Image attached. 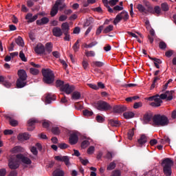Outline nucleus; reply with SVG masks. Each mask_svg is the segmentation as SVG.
Here are the masks:
<instances>
[{
	"label": "nucleus",
	"mask_w": 176,
	"mask_h": 176,
	"mask_svg": "<svg viewBox=\"0 0 176 176\" xmlns=\"http://www.w3.org/2000/svg\"><path fill=\"white\" fill-rule=\"evenodd\" d=\"M153 123L155 126L164 127V126H168L170 120L164 115L157 114L153 117Z\"/></svg>",
	"instance_id": "1"
},
{
	"label": "nucleus",
	"mask_w": 176,
	"mask_h": 176,
	"mask_svg": "<svg viewBox=\"0 0 176 176\" xmlns=\"http://www.w3.org/2000/svg\"><path fill=\"white\" fill-rule=\"evenodd\" d=\"M18 79L16 80L17 89H23L27 86V72L24 69H20L18 71Z\"/></svg>",
	"instance_id": "2"
},
{
	"label": "nucleus",
	"mask_w": 176,
	"mask_h": 176,
	"mask_svg": "<svg viewBox=\"0 0 176 176\" xmlns=\"http://www.w3.org/2000/svg\"><path fill=\"white\" fill-rule=\"evenodd\" d=\"M43 80L47 85H52L54 82V73L50 69H43L41 70Z\"/></svg>",
	"instance_id": "3"
},
{
	"label": "nucleus",
	"mask_w": 176,
	"mask_h": 176,
	"mask_svg": "<svg viewBox=\"0 0 176 176\" xmlns=\"http://www.w3.org/2000/svg\"><path fill=\"white\" fill-rule=\"evenodd\" d=\"M173 164H174V162L170 158H165L162 160V166L163 167L164 174L166 176H171V174H173V170L171 169Z\"/></svg>",
	"instance_id": "4"
},
{
	"label": "nucleus",
	"mask_w": 176,
	"mask_h": 176,
	"mask_svg": "<svg viewBox=\"0 0 176 176\" xmlns=\"http://www.w3.org/2000/svg\"><path fill=\"white\" fill-rule=\"evenodd\" d=\"M64 1L65 0H56L55 4L52 6V8L50 12V14L52 17H54L57 13H58V7L60 10H63L67 6L65 3H64Z\"/></svg>",
	"instance_id": "5"
},
{
	"label": "nucleus",
	"mask_w": 176,
	"mask_h": 176,
	"mask_svg": "<svg viewBox=\"0 0 176 176\" xmlns=\"http://www.w3.org/2000/svg\"><path fill=\"white\" fill-rule=\"evenodd\" d=\"M96 107L98 111H111L112 109V106L108 102L104 100H99L96 103Z\"/></svg>",
	"instance_id": "6"
},
{
	"label": "nucleus",
	"mask_w": 176,
	"mask_h": 176,
	"mask_svg": "<svg viewBox=\"0 0 176 176\" xmlns=\"http://www.w3.org/2000/svg\"><path fill=\"white\" fill-rule=\"evenodd\" d=\"M8 167L10 170H17L20 167V162L17 155L12 156L8 159Z\"/></svg>",
	"instance_id": "7"
},
{
	"label": "nucleus",
	"mask_w": 176,
	"mask_h": 176,
	"mask_svg": "<svg viewBox=\"0 0 176 176\" xmlns=\"http://www.w3.org/2000/svg\"><path fill=\"white\" fill-rule=\"evenodd\" d=\"M129 12H127V11L123 10L116 16L113 21L114 25H116L118 23H120L122 20H124V21H127V20H129Z\"/></svg>",
	"instance_id": "8"
},
{
	"label": "nucleus",
	"mask_w": 176,
	"mask_h": 176,
	"mask_svg": "<svg viewBox=\"0 0 176 176\" xmlns=\"http://www.w3.org/2000/svg\"><path fill=\"white\" fill-rule=\"evenodd\" d=\"M146 6L148 9L147 12H148V13L151 14H157V16H160V14L162 13V8H160V6H156L153 8V7L149 4V2L146 3Z\"/></svg>",
	"instance_id": "9"
},
{
	"label": "nucleus",
	"mask_w": 176,
	"mask_h": 176,
	"mask_svg": "<svg viewBox=\"0 0 176 176\" xmlns=\"http://www.w3.org/2000/svg\"><path fill=\"white\" fill-rule=\"evenodd\" d=\"M148 100L154 101L150 104L151 107H160V105H162V102H163V100L160 99V97L159 96V95H155L151 97H148Z\"/></svg>",
	"instance_id": "10"
},
{
	"label": "nucleus",
	"mask_w": 176,
	"mask_h": 176,
	"mask_svg": "<svg viewBox=\"0 0 176 176\" xmlns=\"http://www.w3.org/2000/svg\"><path fill=\"white\" fill-rule=\"evenodd\" d=\"M39 14H42L39 13L33 15L32 13L29 12L25 15V19L27 20V23L30 24L31 23H34V21H36V20H38V16H39Z\"/></svg>",
	"instance_id": "11"
},
{
	"label": "nucleus",
	"mask_w": 176,
	"mask_h": 176,
	"mask_svg": "<svg viewBox=\"0 0 176 176\" xmlns=\"http://www.w3.org/2000/svg\"><path fill=\"white\" fill-rule=\"evenodd\" d=\"M74 90H75V86L70 85L69 84H65L60 88V91H65L66 94H71Z\"/></svg>",
	"instance_id": "12"
},
{
	"label": "nucleus",
	"mask_w": 176,
	"mask_h": 176,
	"mask_svg": "<svg viewBox=\"0 0 176 176\" xmlns=\"http://www.w3.org/2000/svg\"><path fill=\"white\" fill-rule=\"evenodd\" d=\"M148 142V137L145 134L140 135V138L138 140L137 146L142 148L145 144Z\"/></svg>",
	"instance_id": "13"
},
{
	"label": "nucleus",
	"mask_w": 176,
	"mask_h": 176,
	"mask_svg": "<svg viewBox=\"0 0 176 176\" xmlns=\"http://www.w3.org/2000/svg\"><path fill=\"white\" fill-rule=\"evenodd\" d=\"M34 52L36 54H45L46 50L45 49V45L43 44L38 43L34 47Z\"/></svg>",
	"instance_id": "14"
},
{
	"label": "nucleus",
	"mask_w": 176,
	"mask_h": 176,
	"mask_svg": "<svg viewBox=\"0 0 176 176\" xmlns=\"http://www.w3.org/2000/svg\"><path fill=\"white\" fill-rule=\"evenodd\" d=\"M54 159L58 162H63L65 164H66L67 166H69L71 164L69 163V157L67 155L65 156L57 155V156H55Z\"/></svg>",
	"instance_id": "15"
},
{
	"label": "nucleus",
	"mask_w": 176,
	"mask_h": 176,
	"mask_svg": "<svg viewBox=\"0 0 176 176\" xmlns=\"http://www.w3.org/2000/svg\"><path fill=\"white\" fill-rule=\"evenodd\" d=\"M16 159L21 160L24 164H31V163H32L30 158L25 157L23 154H17Z\"/></svg>",
	"instance_id": "16"
},
{
	"label": "nucleus",
	"mask_w": 176,
	"mask_h": 176,
	"mask_svg": "<svg viewBox=\"0 0 176 176\" xmlns=\"http://www.w3.org/2000/svg\"><path fill=\"white\" fill-rule=\"evenodd\" d=\"M113 110L115 113H122L127 111V107L124 105H116L113 107Z\"/></svg>",
	"instance_id": "17"
},
{
	"label": "nucleus",
	"mask_w": 176,
	"mask_h": 176,
	"mask_svg": "<svg viewBox=\"0 0 176 176\" xmlns=\"http://www.w3.org/2000/svg\"><path fill=\"white\" fill-rule=\"evenodd\" d=\"M78 141H79V138L76 133L70 134L69 138L70 145H76V144H78Z\"/></svg>",
	"instance_id": "18"
},
{
	"label": "nucleus",
	"mask_w": 176,
	"mask_h": 176,
	"mask_svg": "<svg viewBox=\"0 0 176 176\" xmlns=\"http://www.w3.org/2000/svg\"><path fill=\"white\" fill-rule=\"evenodd\" d=\"M52 34L54 36H56V38H60V36H62L63 32L61 28L58 27H55L52 30Z\"/></svg>",
	"instance_id": "19"
},
{
	"label": "nucleus",
	"mask_w": 176,
	"mask_h": 176,
	"mask_svg": "<svg viewBox=\"0 0 176 176\" xmlns=\"http://www.w3.org/2000/svg\"><path fill=\"white\" fill-rule=\"evenodd\" d=\"M50 21V19L46 16H43L41 19L37 20L36 24L37 25H46Z\"/></svg>",
	"instance_id": "20"
},
{
	"label": "nucleus",
	"mask_w": 176,
	"mask_h": 176,
	"mask_svg": "<svg viewBox=\"0 0 176 176\" xmlns=\"http://www.w3.org/2000/svg\"><path fill=\"white\" fill-rule=\"evenodd\" d=\"M31 135L28 134V133H19L17 139L19 141H27L28 140H30V138Z\"/></svg>",
	"instance_id": "21"
},
{
	"label": "nucleus",
	"mask_w": 176,
	"mask_h": 176,
	"mask_svg": "<svg viewBox=\"0 0 176 176\" xmlns=\"http://www.w3.org/2000/svg\"><path fill=\"white\" fill-rule=\"evenodd\" d=\"M56 96L52 94H47L45 96V102L47 104H52V101H55Z\"/></svg>",
	"instance_id": "22"
},
{
	"label": "nucleus",
	"mask_w": 176,
	"mask_h": 176,
	"mask_svg": "<svg viewBox=\"0 0 176 176\" xmlns=\"http://www.w3.org/2000/svg\"><path fill=\"white\" fill-rule=\"evenodd\" d=\"M137 9L140 13H143L144 14H148L149 12H148V8H145V6H142V4H138Z\"/></svg>",
	"instance_id": "23"
},
{
	"label": "nucleus",
	"mask_w": 176,
	"mask_h": 176,
	"mask_svg": "<svg viewBox=\"0 0 176 176\" xmlns=\"http://www.w3.org/2000/svg\"><path fill=\"white\" fill-rule=\"evenodd\" d=\"M62 32L64 33L69 32V23L65 22L61 25Z\"/></svg>",
	"instance_id": "24"
},
{
	"label": "nucleus",
	"mask_w": 176,
	"mask_h": 176,
	"mask_svg": "<svg viewBox=\"0 0 176 176\" xmlns=\"http://www.w3.org/2000/svg\"><path fill=\"white\" fill-rule=\"evenodd\" d=\"M143 120H144V124H148V123H149V122L152 120V114L148 113L144 114L143 117Z\"/></svg>",
	"instance_id": "25"
},
{
	"label": "nucleus",
	"mask_w": 176,
	"mask_h": 176,
	"mask_svg": "<svg viewBox=\"0 0 176 176\" xmlns=\"http://www.w3.org/2000/svg\"><path fill=\"white\" fill-rule=\"evenodd\" d=\"M15 42L18 46H21V47H24V40H23V38L20 36H19L16 39Z\"/></svg>",
	"instance_id": "26"
},
{
	"label": "nucleus",
	"mask_w": 176,
	"mask_h": 176,
	"mask_svg": "<svg viewBox=\"0 0 176 176\" xmlns=\"http://www.w3.org/2000/svg\"><path fill=\"white\" fill-rule=\"evenodd\" d=\"M45 52H47V53L50 54L52 53V52H53V44L52 43H47L45 44Z\"/></svg>",
	"instance_id": "27"
},
{
	"label": "nucleus",
	"mask_w": 176,
	"mask_h": 176,
	"mask_svg": "<svg viewBox=\"0 0 176 176\" xmlns=\"http://www.w3.org/2000/svg\"><path fill=\"white\" fill-rule=\"evenodd\" d=\"M81 97L80 93L79 91H74L72 94V100H80Z\"/></svg>",
	"instance_id": "28"
},
{
	"label": "nucleus",
	"mask_w": 176,
	"mask_h": 176,
	"mask_svg": "<svg viewBox=\"0 0 176 176\" xmlns=\"http://www.w3.org/2000/svg\"><path fill=\"white\" fill-rule=\"evenodd\" d=\"M109 124L113 127H119V126H120V122H119L118 120H110Z\"/></svg>",
	"instance_id": "29"
},
{
	"label": "nucleus",
	"mask_w": 176,
	"mask_h": 176,
	"mask_svg": "<svg viewBox=\"0 0 176 176\" xmlns=\"http://www.w3.org/2000/svg\"><path fill=\"white\" fill-rule=\"evenodd\" d=\"M134 113L131 111H127L123 113V116L124 118H125V119H131L132 118L134 117Z\"/></svg>",
	"instance_id": "30"
},
{
	"label": "nucleus",
	"mask_w": 176,
	"mask_h": 176,
	"mask_svg": "<svg viewBox=\"0 0 176 176\" xmlns=\"http://www.w3.org/2000/svg\"><path fill=\"white\" fill-rule=\"evenodd\" d=\"M113 31V25H109V26L106 27L103 30V34H108L111 32Z\"/></svg>",
	"instance_id": "31"
},
{
	"label": "nucleus",
	"mask_w": 176,
	"mask_h": 176,
	"mask_svg": "<svg viewBox=\"0 0 176 176\" xmlns=\"http://www.w3.org/2000/svg\"><path fill=\"white\" fill-rule=\"evenodd\" d=\"M38 120L35 119V118H32L30 119L28 121V126H34L36 123H38Z\"/></svg>",
	"instance_id": "32"
},
{
	"label": "nucleus",
	"mask_w": 176,
	"mask_h": 176,
	"mask_svg": "<svg viewBox=\"0 0 176 176\" xmlns=\"http://www.w3.org/2000/svg\"><path fill=\"white\" fill-rule=\"evenodd\" d=\"M167 99L166 101H171L173 100V94H174V91H166Z\"/></svg>",
	"instance_id": "33"
},
{
	"label": "nucleus",
	"mask_w": 176,
	"mask_h": 176,
	"mask_svg": "<svg viewBox=\"0 0 176 176\" xmlns=\"http://www.w3.org/2000/svg\"><path fill=\"white\" fill-rule=\"evenodd\" d=\"M116 168V164L114 163L113 162H111L109 166H107V170L108 171H111L112 170H115V168Z\"/></svg>",
	"instance_id": "34"
},
{
	"label": "nucleus",
	"mask_w": 176,
	"mask_h": 176,
	"mask_svg": "<svg viewBox=\"0 0 176 176\" xmlns=\"http://www.w3.org/2000/svg\"><path fill=\"white\" fill-rule=\"evenodd\" d=\"M104 63L101 61H94L92 63L93 67H98L99 68H101V67H104Z\"/></svg>",
	"instance_id": "35"
},
{
	"label": "nucleus",
	"mask_w": 176,
	"mask_h": 176,
	"mask_svg": "<svg viewBox=\"0 0 176 176\" xmlns=\"http://www.w3.org/2000/svg\"><path fill=\"white\" fill-rule=\"evenodd\" d=\"M161 8L163 10V12H168V10H169L168 4H167V3H162L161 4Z\"/></svg>",
	"instance_id": "36"
},
{
	"label": "nucleus",
	"mask_w": 176,
	"mask_h": 176,
	"mask_svg": "<svg viewBox=\"0 0 176 176\" xmlns=\"http://www.w3.org/2000/svg\"><path fill=\"white\" fill-rule=\"evenodd\" d=\"M80 47V45H79V40H77L76 42L73 45V50L76 53L79 50V48Z\"/></svg>",
	"instance_id": "37"
},
{
	"label": "nucleus",
	"mask_w": 176,
	"mask_h": 176,
	"mask_svg": "<svg viewBox=\"0 0 176 176\" xmlns=\"http://www.w3.org/2000/svg\"><path fill=\"white\" fill-rule=\"evenodd\" d=\"M134 130H135V128H133L132 129H130L128 131V138H129V140H133V137L134 135Z\"/></svg>",
	"instance_id": "38"
},
{
	"label": "nucleus",
	"mask_w": 176,
	"mask_h": 176,
	"mask_svg": "<svg viewBox=\"0 0 176 176\" xmlns=\"http://www.w3.org/2000/svg\"><path fill=\"white\" fill-rule=\"evenodd\" d=\"M89 145H90V142H89L88 140H84L81 143V148H82V149H86V148H87V146H89Z\"/></svg>",
	"instance_id": "39"
},
{
	"label": "nucleus",
	"mask_w": 176,
	"mask_h": 176,
	"mask_svg": "<svg viewBox=\"0 0 176 176\" xmlns=\"http://www.w3.org/2000/svg\"><path fill=\"white\" fill-rule=\"evenodd\" d=\"M54 176H64V172L60 170H56L53 173Z\"/></svg>",
	"instance_id": "40"
},
{
	"label": "nucleus",
	"mask_w": 176,
	"mask_h": 176,
	"mask_svg": "<svg viewBox=\"0 0 176 176\" xmlns=\"http://www.w3.org/2000/svg\"><path fill=\"white\" fill-rule=\"evenodd\" d=\"M52 132L55 135H58V134H60V128H58V126H54L52 128Z\"/></svg>",
	"instance_id": "41"
},
{
	"label": "nucleus",
	"mask_w": 176,
	"mask_h": 176,
	"mask_svg": "<svg viewBox=\"0 0 176 176\" xmlns=\"http://www.w3.org/2000/svg\"><path fill=\"white\" fill-rule=\"evenodd\" d=\"M10 124L12 126V127H16L19 124V122L16 120L12 119V118H10Z\"/></svg>",
	"instance_id": "42"
},
{
	"label": "nucleus",
	"mask_w": 176,
	"mask_h": 176,
	"mask_svg": "<svg viewBox=\"0 0 176 176\" xmlns=\"http://www.w3.org/2000/svg\"><path fill=\"white\" fill-rule=\"evenodd\" d=\"M82 113L84 115V116H92L93 115V111H89L88 109H85L82 111Z\"/></svg>",
	"instance_id": "43"
},
{
	"label": "nucleus",
	"mask_w": 176,
	"mask_h": 176,
	"mask_svg": "<svg viewBox=\"0 0 176 176\" xmlns=\"http://www.w3.org/2000/svg\"><path fill=\"white\" fill-rule=\"evenodd\" d=\"M30 72L32 74V75H38V74H39V70L38 69L32 67L30 69Z\"/></svg>",
	"instance_id": "44"
},
{
	"label": "nucleus",
	"mask_w": 176,
	"mask_h": 176,
	"mask_svg": "<svg viewBox=\"0 0 176 176\" xmlns=\"http://www.w3.org/2000/svg\"><path fill=\"white\" fill-rule=\"evenodd\" d=\"M159 47L162 50H164L167 47V44L164 41H160L159 43Z\"/></svg>",
	"instance_id": "45"
},
{
	"label": "nucleus",
	"mask_w": 176,
	"mask_h": 176,
	"mask_svg": "<svg viewBox=\"0 0 176 176\" xmlns=\"http://www.w3.org/2000/svg\"><path fill=\"white\" fill-rule=\"evenodd\" d=\"M148 57L150 60L154 61V63H156L157 64H162V60L157 58L151 57L149 55H148Z\"/></svg>",
	"instance_id": "46"
},
{
	"label": "nucleus",
	"mask_w": 176,
	"mask_h": 176,
	"mask_svg": "<svg viewBox=\"0 0 176 176\" xmlns=\"http://www.w3.org/2000/svg\"><path fill=\"white\" fill-rule=\"evenodd\" d=\"M19 57L22 61H24L25 63L27 62V58H25V55L23 51L19 52Z\"/></svg>",
	"instance_id": "47"
},
{
	"label": "nucleus",
	"mask_w": 176,
	"mask_h": 176,
	"mask_svg": "<svg viewBox=\"0 0 176 176\" xmlns=\"http://www.w3.org/2000/svg\"><path fill=\"white\" fill-rule=\"evenodd\" d=\"M56 87H60V89L64 86V81L61 80H57L56 82Z\"/></svg>",
	"instance_id": "48"
},
{
	"label": "nucleus",
	"mask_w": 176,
	"mask_h": 176,
	"mask_svg": "<svg viewBox=\"0 0 176 176\" xmlns=\"http://www.w3.org/2000/svg\"><path fill=\"white\" fill-rule=\"evenodd\" d=\"M85 56H87V57H94L96 52H94V51H87L85 52Z\"/></svg>",
	"instance_id": "49"
},
{
	"label": "nucleus",
	"mask_w": 176,
	"mask_h": 176,
	"mask_svg": "<svg viewBox=\"0 0 176 176\" xmlns=\"http://www.w3.org/2000/svg\"><path fill=\"white\" fill-rule=\"evenodd\" d=\"M58 146L60 149H67V148H68V144L65 143H58Z\"/></svg>",
	"instance_id": "50"
},
{
	"label": "nucleus",
	"mask_w": 176,
	"mask_h": 176,
	"mask_svg": "<svg viewBox=\"0 0 176 176\" xmlns=\"http://www.w3.org/2000/svg\"><path fill=\"white\" fill-rule=\"evenodd\" d=\"M113 10L114 11V13H118V12H120V10H123V7H121L120 6H116Z\"/></svg>",
	"instance_id": "51"
},
{
	"label": "nucleus",
	"mask_w": 176,
	"mask_h": 176,
	"mask_svg": "<svg viewBox=\"0 0 176 176\" xmlns=\"http://www.w3.org/2000/svg\"><path fill=\"white\" fill-rule=\"evenodd\" d=\"M96 120H97V122H98V123H102V122H104V120H105V119H104L102 116H100V115H98V116H96Z\"/></svg>",
	"instance_id": "52"
},
{
	"label": "nucleus",
	"mask_w": 176,
	"mask_h": 176,
	"mask_svg": "<svg viewBox=\"0 0 176 176\" xmlns=\"http://www.w3.org/2000/svg\"><path fill=\"white\" fill-rule=\"evenodd\" d=\"M63 34L65 35L64 41H67L69 42V41L71 40V35H69V32L63 33Z\"/></svg>",
	"instance_id": "53"
},
{
	"label": "nucleus",
	"mask_w": 176,
	"mask_h": 176,
	"mask_svg": "<svg viewBox=\"0 0 176 176\" xmlns=\"http://www.w3.org/2000/svg\"><path fill=\"white\" fill-rule=\"evenodd\" d=\"M43 127L44 129H49V127H50V122L46 121V120L43 121Z\"/></svg>",
	"instance_id": "54"
},
{
	"label": "nucleus",
	"mask_w": 176,
	"mask_h": 176,
	"mask_svg": "<svg viewBox=\"0 0 176 176\" xmlns=\"http://www.w3.org/2000/svg\"><path fill=\"white\" fill-rule=\"evenodd\" d=\"M141 107H142V102H135L133 104L134 109H138V108H141Z\"/></svg>",
	"instance_id": "55"
},
{
	"label": "nucleus",
	"mask_w": 176,
	"mask_h": 176,
	"mask_svg": "<svg viewBox=\"0 0 176 176\" xmlns=\"http://www.w3.org/2000/svg\"><path fill=\"white\" fill-rule=\"evenodd\" d=\"M4 135H12L13 134V131L12 129H6L3 131Z\"/></svg>",
	"instance_id": "56"
},
{
	"label": "nucleus",
	"mask_w": 176,
	"mask_h": 176,
	"mask_svg": "<svg viewBox=\"0 0 176 176\" xmlns=\"http://www.w3.org/2000/svg\"><path fill=\"white\" fill-rule=\"evenodd\" d=\"M102 30H104V25L99 26L98 28L96 30V35H100V34L102 32Z\"/></svg>",
	"instance_id": "57"
},
{
	"label": "nucleus",
	"mask_w": 176,
	"mask_h": 176,
	"mask_svg": "<svg viewBox=\"0 0 176 176\" xmlns=\"http://www.w3.org/2000/svg\"><path fill=\"white\" fill-rule=\"evenodd\" d=\"M80 162V163H82V164L83 166H87L89 163V160H83V158H82V157H79Z\"/></svg>",
	"instance_id": "58"
},
{
	"label": "nucleus",
	"mask_w": 176,
	"mask_h": 176,
	"mask_svg": "<svg viewBox=\"0 0 176 176\" xmlns=\"http://www.w3.org/2000/svg\"><path fill=\"white\" fill-rule=\"evenodd\" d=\"M111 175H113V176H121L122 173H120V170H113Z\"/></svg>",
	"instance_id": "59"
},
{
	"label": "nucleus",
	"mask_w": 176,
	"mask_h": 176,
	"mask_svg": "<svg viewBox=\"0 0 176 176\" xmlns=\"http://www.w3.org/2000/svg\"><path fill=\"white\" fill-rule=\"evenodd\" d=\"M173 54H174V51L170 50H168L166 53H165V56L166 57H168V58L170 57H171V56H173Z\"/></svg>",
	"instance_id": "60"
},
{
	"label": "nucleus",
	"mask_w": 176,
	"mask_h": 176,
	"mask_svg": "<svg viewBox=\"0 0 176 176\" xmlns=\"http://www.w3.org/2000/svg\"><path fill=\"white\" fill-rule=\"evenodd\" d=\"M87 153L88 155H93V153H94V146H89V148L87 149Z\"/></svg>",
	"instance_id": "61"
},
{
	"label": "nucleus",
	"mask_w": 176,
	"mask_h": 176,
	"mask_svg": "<svg viewBox=\"0 0 176 176\" xmlns=\"http://www.w3.org/2000/svg\"><path fill=\"white\" fill-rule=\"evenodd\" d=\"M3 85L5 86V87H7V89H9V87H10L12 86V83H10V82L6 80L3 82Z\"/></svg>",
	"instance_id": "62"
},
{
	"label": "nucleus",
	"mask_w": 176,
	"mask_h": 176,
	"mask_svg": "<svg viewBox=\"0 0 176 176\" xmlns=\"http://www.w3.org/2000/svg\"><path fill=\"white\" fill-rule=\"evenodd\" d=\"M32 153H33V155H34L35 156H36V155H38V150L36 149V147L33 146L30 149Z\"/></svg>",
	"instance_id": "63"
},
{
	"label": "nucleus",
	"mask_w": 176,
	"mask_h": 176,
	"mask_svg": "<svg viewBox=\"0 0 176 176\" xmlns=\"http://www.w3.org/2000/svg\"><path fill=\"white\" fill-rule=\"evenodd\" d=\"M67 19H68V16H67V15L62 14L59 16L58 20L59 21H65Z\"/></svg>",
	"instance_id": "64"
}]
</instances>
